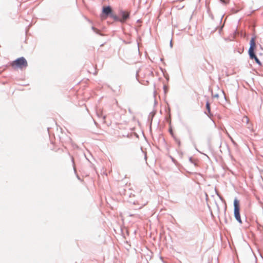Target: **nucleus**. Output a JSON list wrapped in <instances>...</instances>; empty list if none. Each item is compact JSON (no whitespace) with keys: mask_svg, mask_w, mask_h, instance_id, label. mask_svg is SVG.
Instances as JSON below:
<instances>
[{"mask_svg":"<svg viewBox=\"0 0 263 263\" xmlns=\"http://www.w3.org/2000/svg\"><path fill=\"white\" fill-rule=\"evenodd\" d=\"M129 16L130 13L129 12L123 9H120L118 12V15H112V18H113L115 22L124 23L129 18Z\"/></svg>","mask_w":263,"mask_h":263,"instance_id":"nucleus-1","label":"nucleus"},{"mask_svg":"<svg viewBox=\"0 0 263 263\" xmlns=\"http://www.w3.org/2000/svg\"><path fill=\"white\" fill-rule=\"evenodd\" d=\"M134 192V191L128 187L121 188L120 191L121 195L124 196V198L126 199L129 198L128 202L135 204V201L132 199V198L135 197Z\"/></svg>","mask_w":263,"mask_h":263,"instance_id":"nucleus-2","label":"nucleus"},{"mask_svg":"<svg viewBox=\"0 0 263 263\" xmlns=\"http://www.w3.org/2000/svg\"><path fill=\"white\" fill-rule=\"evenodd\" d=\"M234 217L236 220L240 224L242 223L240 214V206H239V201L235 198L234 200Z\"/></svg>","mask_w":263,"mask_h":263,"instance_id":"nucleus-3","label":"nucleus"},{"mask_svg":"<svg viewBox=\"0 0 263 263\" xmlns=\"http://www.w3.org/2000/svg\"><path fill=\"white\" fill-rule=\"evenodd\" d=\"M12 66L14 67L23 69L28 66V63L26 59L22 57L14 60L12 63Z\"/></svg>","mask_w":263,"mask_h":263,"instance_id":"nucleus-4","label":"nucleus"},{"mask_svg":"<svg viewBox=\"0 0 263 263\" xmlns=\"http://www.w3.org/2000/svg\"><path fill=\"white\" fill-rule=\"evenodd\" d=\"M112 15H115L112 13V10L110 6H104L102 7V14L101 17L102 19H105L108 16L112 18Z\"/></svg>","mask_w":263,"mask_h":263,"instance_id":"nucleus-5","label":"nucleus"},{"mask_svg":"<svg viewBox=\"0 0 263 263\" xmlns=\"http://www.w3.org/2000/svg\"><path fill=\"white\" fill-rule=\"evenodd\" d=\"M256 48L255 36L252 37L250 41V47L248 50L249 55H254L255 54V50Z\"/></svg>","mask_w":263,"mask_h":263,"instance_id":"nucleus-6","label":"nucleus"},{"mask_svg":"<svg viewBox=\"0 0 263 263\" xmlns=\"http://www.w3.org/2000/svg\"><path fill=\"white\" fill-rule=\"evenodd\" d=\"M249 58L250 59H252V60L254 59L255 60L256 63L258 65H259V66L261 65V62L258 59V58L257 57V56L255 54H254V55H253V56H252V55L249 56Z\"/></svg>","mask_w":263,"mask_h":263,"instance_id":"nucleus-7","label":"nucleus"},{"mask_svg":"<svg viewBox=\"0 0 263 263\" xmlns=\"http://www.w3.org/2000/svg\"><path fill=\"white\" fill-rule=\"evenodd\" d=\"M205 107L207 110L206 112L210 113L211 111V107H210V104L209 101H207L206 102L205 104Z\"/></svg>","mask_w":263,"mask_h":263,"instance_id":"nucleus-8","label":"nucleus"},{"mask_svg":"<svg viewBox=\"0 0 263 263\" xmlns=\"http://www.w3.org/2000/svg\"><path fill=\"white\" fill-rule=\"evenodd\" d=\"M173 139L175 140V141L176 142V143L178 144V146L180 147L181 145V141H180V139L179 138H177L176 137H174Z\"/></svg>","mask_w":263,"mask_h":263,"instance_id":"nucleus-9","label":"nucleus"},{"mask_svg":"<svg viewBox=\"0 0 263 263\" xmlns=\"http://www.w3.org/2000/svg\"><path fill=\"white\" fill-rule=\"evenodd\" d=\"M70 157H71V162L72 163V166H73V170H74V173L76 174L77 173V171H76V166H75V164H74V158L72 156H70Z\"/></svg>","mask_w":263,"mask_h":263,"instance_id":"nucleus-10","label":"nucleus"},{"mask_svg":"<svg viewBox=\"0 0 263 263\" xmlns=\"http://www.w3.org/2000/svg\"><path fill=\"white\" fill-rule=\"evenodd\" d=\"M92 30H93L97 34H98L100 35H102V34L100 33V31L96 29L95 27L92 26L91 27Z\"/></svg>","mask_w":263,"mask_h":263,"instance_id":"nucleus-11","label":"nucleus"},{"mask_svg":"<svg viewBox=\"0 0 263 263\" xmlns=\"http://www.w3.org/2000/svg\"><path fill=\"white\" fill-rule=\"evenodd\" d=\"M205 114H206L208 117L211 119L212 121H213L212 118L213 117V114L211 112V111L210 112V113H208V112H206V111L204 112Z\"/></svg>","mask_w":263,"mask_h":263,"instance_id":"nucleus-12","label":"nucleus"},{"mask_svg":"<svg viewBox=\"0 0 263 263\" xmlns=\"http://www.w3.org/2000/svg\"><path fill=\"white\" fill-rule=\"evenodd\" d=\"M219 1L223 5H227L229 2H230V0H219Z\"/></svg>","mask_w":263,"mask_h":263,"instance_id":"nucleus-13","label":"nucleus"},{"mask_svg":"<svg viewBox=\"0 0 263 263\" xmlns=\"http://www.w3.org/2000/svg\"><path fill=\"white\" fill-rule=\"evenodd\" d=\"M168 132L169 133H170V134L171 135V136H172V137L174 138V137H175L176 136L174 135V133H173V129L171 127H170L168 129Z\"/></svg>","mask_w":263,"mask_h":263,"instance_id":"nucleus-14","label":"nucleus"},{"mask_svg":"<svg viewBox=\"0 0 263 263\" xmlns=\"http://www.w3.org/2000/svg\"><path fill=\"white\" fill-rule=\"evenodd\" d=\"M155 112H150V114L148 116V118L149 119L150 118H151V119H152L154 117V116H155Z\"/></svg>","mask_w":263,"mask_h":263,"instance_id":"nucleus-15","label":"nucleus"},{"mask_svg":"<svg viewBox=\"0 0 263 263\" xmlns=\"http://www.w3.org/2000/svg\"><path fill=\"white\" fill-rule=\"evenodd\" d=\"M189 161L191 163L194 164L195 165H196V163L195 162L194 160L192 159V157L189 158Z\"/></svg>","mask_w":263,"mask_h":263,"instance_id":"nucleus-16","label":"nucleus"},{"mask_svg":"<svg viewBox=\"0 0 263 263\" xmlns=\"http://www.w3.org/2000/svg\"><path fill=\"white\" fill-rule=\"evenodd\" d=\"M138 204H140L141 205V206L139 208V209H140L141 207H142L143 206L145 205L146 204V203H147V202L146 201V202H144V203H143V202H141V203H139V201H137Z\"/></svg>","mask_w":263,"mask_h":263,"instance_id":"nucleus-17","label":"nucleus"},{"mask_svg":"<svg viewBox=\"0 0 263 263\" xmlns=\"http://www.w3.org/2000/svg\"><path fill=\"white\" fill-rule=\"evenodd\" d=\"M128 215H129V216H130V217L136 216L137 217H139V215L138 214H132L130 213H128Z\"/></svg>","mask_w":263,"mask_h":263,"instance_id":"nucleus-18","label":"nucleus"},{"mask_svg":"<svg viewBox=\"0 0 263 263\" xmlns=\"http://www.w3.org/2000/svg\"><path fill=\"white\" fill-rule=\"evenodd\" d=\"M217 194L218 196L219 197V198H220V199L221 201L224 200H223V198H222V197L220 195H219V194H218V193H217Z\"/></svg>","mask_w":263,"mask_h":263,"instance_id":"nucleus-19","label":"nucleus"},{"mask_svg":"<svg viewBox=\"0 0 263 263\" xmlns=\"http://www.w3.org/2000/svg\"><path fill=\"white\" fill-rule=\"evenodd\" d=\"M163 89H164V92L165 93L166 92V90H167V87L165 85H164Z\"/></svg>","mask_w":263,"mask_h":263,"instance_id":"nucleus-20","label":"nucleus"},{"mask_svg":"<svg viewBox=\"0 0 263 263\" xmlns=\"http://www.w3.org/2000/svg\"><path fill=\"white\" fill-rule=\"evenodd\" d=\"M142 152H143L144 153V159H145V160H147V156H146V152H143V151H142Z\"/></svg>","mask_w":263,"mask_h":263,"instance_id":"nucleus-21","label":"nucleus"},{"mask_svg":"<svg viewBox=\"0 0 263 263\" xmlns=\"http://www.w3.org/2000/svg\"><path fill=\"white\" fill-rule=\"evenodd\" d=\"M170 47H171V48H172V47H173L172 40H171L170 41Z\"/></svg>","mask_w":263,"mask_h":263,"instance_id":"nucleus-22","label":"nucleus"},{"mask_svg":"<svg viewBox=\"0 0 263 263\" xmlns=\"http://www.w3.org/2000/svg\"><path fill=\"white\" fill-rule=\"evenodd\" d=\"M213 97H214V98H218L219 97V95L218 93H216V94H215V95L213 96Z\"/></svg>","mask_w":263,"mask_h":263,"instance_id":"nucleus-23","label":"nucleus"},{"mask_svg":"<svg viewBox=\"0 0 263 263\" xmlns=\"http://www.w3.org/2000/svg\"><path fill=\"white\" fill-rule=\"evenodd\" d=\"M77 178L80 180H81V178H80V177L79 176V175L78 174H77Z\"/></svg>","mask_w":263,"mask_h":263,"instance_id":"nucleus-24","label":"nucleus"},{"mask_svg":"<svg viewBox=\"0 0 263 263\" xmlns=\"http://www.w3.org/2000/svg\"><path fill=\"white\" fill-rule=\"evenodd\" d=\"M128 111H129V112L130 113H132V111H131V109H128Z\"/></svg>","mask_w":263,"mask_h":263,"instance_id":"nucleus-25","label":"nucleus"},{"mask_svg":"<svg viewBox=\"0 0 263 263\" xmlns=\"http://www.w3.org/2000/svg\"><path fill=\"white\" fill-rule=\"evenodd\" d=\"M232 142L234 143V144H235V142L234 141V140L233 139H232Z\"/></svg>","mask_w":263,"mask_h":263,"instance_id":"nucleus-26","label":"nucleus"},{"mask_svg":"<svg viewBox=\"0 0 263 263\" xmlns=\"http://www.w3.org/2000/svg\"><path fill=\"white\" fill-rule=\"evenodd\" d=\"M105 119V116H104L103 117V119Z\"/></svg>","mask_w":263,"mask_h":263,"instance_id":"nucleus-27","label":"nucleus"}]
</instances>
